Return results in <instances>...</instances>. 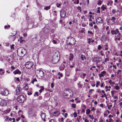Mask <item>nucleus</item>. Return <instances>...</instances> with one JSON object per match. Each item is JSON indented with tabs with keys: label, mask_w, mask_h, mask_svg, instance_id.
Listing matches in <instances>:
<instances>
[{
	"label": "nucleus",
	"mask_w": 122,
	"mask_h": 122,
	"mask_svg": "<svg viewBox=\"0 0 122 122\" xmlns=\"http://www.w3.org/2000/svg\"><path fill=\"white\" fill-rule=\"evenodd\" d=\"M60 54L59 52H57L54 54L52 59L53 63L55 64L58 62L60 59Z\"/></svg>",
	"instance_id": "obj_1"
},
{
	"label": "nucleus",
	"mask_w": 122,
	"mask_h": 122,
	"mask_svg": "<svg viewBox=\"0 0 122 122\" xmlns=\"http://www.w3.org/2000/svg\"><path fill=\"white\" fill-rule=\"evenodd\" d=\"M33 65L34 64L33 62L28 61L26 63L25 66L28 69H29L32 68V70L33 71H34L35 70L36 68Z\"/></svg>",
	"instance_id": "obj_2"
},
{
	"label": "nucleus",
	"mask_w": 122,
	"mask_h": 122,
	"mask_svg": "<svg viewBox=\"0 0 122 122\" xmlns=\"http://www.w3.org/2000/svg\"><path fill=\"white\" fill-rule=\"evenodd\" d=\"M75 40L73 38L70 37L67 38L66 43L70 45H73L75 43Z\"/></svg>",
	"instance_id": "obj_3"
},
{
	"label": "nucleus",
	"mask_w": 122,
	"mask_h": 122,
	"mask_svg": "<svg viewBox=\"0 0 122 122\" xmlns=\"http://www.w3.org/2000/svg\"><path fill=\"white\" fill-rule=\"evenodd\" d=\"M73 92L70 89L66 90L63 94V95L67 97L68 98L71 97L73 96Z\"/></svg>",
	"instance_id": "obj_4"
},
{
	"label": "nucleus",
	"mask_w": 122,
	"mask_h": 122,
	"mask_svg": "<svg viewBox=\"0 0 122 122\" xmlns=\"http://www.w3.org/2000/svg\"><path fill=\"white\" fill-rule=\"evenodd\" d=\"M9 93V91L5 88H4L3 90H0V94L2 95L6 96Z\"/></svg>",
	"instance_id": "obj_5"
},
{
	"label": "nucleus",
	"mask_w": 122,
	"mask_h": 122,
	"mask_svg": "<svg viewBox=\"0 0 122 122\" xmlns=\"http://www.w3.org/2000/svg\"><path fill=\"white\" fill-rule=\"evenodd\" d=\"M27 22L29 24H32V26H33V24L34 23V21L33 20H32L31 19L29 18L28 15H26Z\"/></svg>",
	"instance_id": "obj_6"
},
{
	"label": "nucleus",
	"mask_w": 122,
	"mask_h": 122,
	"mask_svg": "<svg viewBox=\"0 0 122 122\" xmlns=\"http://www.w3.org/2000/svg\"><path fill=\"white\" fill-rule=\"evenodd\" d=\"M17 100L20 103L23 102L25 100L24 96L21 95L19 96L18 97Z\"/></svg>",
	"instance_id": "obj_7"
},
{
	"label": "nucleus",
	"mask_w": 122,
	"mask_h": 122,
	"mask_svg": "<svg viewBox=\"0 0 122 122\" xmlns=\"http://www.w3.org/2000/svg\"><path fill=\"white\" fill-rule=\"evenodd\" d=\"M8 102V100H2L0 102V105L1 106H4L6 105Z\"/></svg>",
	"instance_id": "obj_8"
},
{
	"label": "nucleus",
	"mask_w": 122,
	"mask_h": 122,
	"mask_svg": "<svg viewBox=\"0 0 122 122\" xmlns=\"http://www.w3.org/2000/svg\"><path fill=\"white\" fill-rule=\"evenodd\" d=\"M60 111L59 110H57L54 112H52V114L55 117H57L60 114Z\"/></svg>",
	"instance_id": "obj_9"
},
{
	"label": "nucleus",
	"mask_w": 122,
	"mask_h": 122,
	"mask_svg": "<svg viewBox=\"0 0 122 122\" xmlns=\"http://www.w3.org/2000/svg\"><path fill=\"white\" fill-rule=\"evenodd\" d=\"M36 73L37 74H39L40 76L42 77L44 75V72L41 70L40 69L36 71Z\"/></svg>",
	"instance_id": "obj_10"
},
{
	"label": "nucleus",
	"mask_w": 122,
	"mask_h": 122,
	"mask_svg": "<svg viewBox=\"0 0 122 122\" xmlns=\"http://www.w3.org/2000/svg\"><path fill=\"white\" fill-rule=\"evenodd\" d=\"M22 89L19 86H18L16 88V94L17 95H19L21 92Z\"/></svg>",
	"instance_id": "obj_11"
},
{
	"label": "nucleus",
	"mask_w": 122,
	"mask_h": 122,
	"mask_svg": "<svg viewBox=\"0 0 122 122\" xmlns=\"http://www.w3.org/2000/svg\"><path fill=\"white\" fill-rule=\"evenodd\" d=\"M66 14V13L65 11L63 10H62L60 11V15L61 17H64L65 16Z\"/></svg>",
	"instance_id": "obj_12"
},
{
	"label": "nucleus",
	"mask_w": 122,
	"mask_h": 122,
	"mask_svg": "<svg viewBox=\"0 0 122 122\" xmlns=\"http://www.w3.org/2000/svg\"><path fill=\"white\" fill-rule=\"evenodd\" d=\"M26 51L24 48H22L21 51V57H23L26 54Z\"/></svg>",
	"instance_id": "obj_13"
},
{
	"label": "nucleus",
	"mask_w": 122,
	"mask_h": 122,
	"mask_svg": "<svg viewBox=\"0 0 122 122\" xmlns=\"http://www.w3.org/2000/svg\"><path fill=\"white\" fill-rule=\"evenodd\" d=\"M111 33L112 35H117L118 32V30L117 29H116L115 30H112L111 31Z\"/></svg>",
	"instance_id": "obj_14"
},
{
	"label": "nucleus",
	"mask_w": 122,
	"mask_h": 122,
	"mask_svg": "<svg viewBox=\"0 0 122 122\" xmlns=\"http://www.w3.org/2000/svg\"><path fill=\"white\" fill-rule=\"evenodd\" d=\"M13 73L15 75L17 74L20 75L21 74V72L19 70L17 69L14 71L13 72Z\"/></svg>",
	"instance_id": "obj_15"
},
{
	"label": "nucleus",
	"mask_w": 122,
	"mask_h": 122,
	"mask_svg": "<svg viewBox=\"0 0 122 122\" xmlns=\"http://www.w3.org/2000/svg\"><path fill=\"white\" fill-rule=\"evenodd\" d=\"M106 72L105 71H103L101 72V74H100L99 75V76L100 78H101L102 77H103L104 76V75L106 74Z\"/></svg>",
	"instance_id": "obj_16"
},
{
	"label": "nucleus",
	"mask_w": 122,
	"mask_h": 122,
	"mask_svg": "<svg viewBox=\"0 0 122 122\" xmlns=\"http://www.w3.org/2000/svg\"><path fill=\"white\" fill-rule=\"evenodd\" d=\"M103 19L101 17H98L96 20V22L98 23H102Z\"/></svg>",
	"instance_id": "obj_17"
},
{
	"label": "nucleus",
	"mask_w": 122,
	"mask_h": 122,
	"mask_svg": "<svg viewBox=\"0 0 122 122\" xmlns=\"http://www.w3.org/2000/svg\"><path fill=\"white\" fill-rule=\"evenodd\" d=\"M41 117L42 119L43 120V121L45 122L46 121V120L44 119L45 117V114L44 113H42L41 115Z\"/></svg>",
	"instance_id": "obj_18"
},
{
	"label": "nucleus",
	"mask_w": 122,
	"mask_h": 122,
	"mask_svg": "<svg viewBox=\"0 0 122 122\" xmlns=\"http://www.w3.org/2000/svg\"><path fill=\"white\" fill-rule=\"evenodd\" d=\"M73 55L72 54L70 53L69 55V60L70 61H72L73 60Z\"/></svg>",
	"instance_id": "obj_19"
},
{
	"label": "nucleus",
	"mask_w": 122,
	"mask_h": 122,
	"mask_svg": "<svg viewBox=\"0 0 122 122\" xmlns=\"http://www.w3.org/2000/svg\"><path fill=\"white\" fill-rule=\"evenodd\" d=\"M42 31L44 32H45L46 33L49 32L47 28H43L42 30Z\"/></svg>",
	"instance_id": "obj_20"
},
{
	"label": "nucleus",
	"mask_w": 122,
	"mask_h": 122,
	"mask_svg": "<svg viewBox=\"0 0 122 122\" xmlns=\"http://www.w3.org/2000/svg\"><path fill=\"white\" fill-rule=\"evenodd\" d=\"M116 18L115 17L113 16L112 17V18L111 19V20L112 21V23L111 24V25H112L114 24L115 23L114 20Z\"/></svg>",
	"instance_id": "obj_21"
},
{
	"label": "nucleus",
	"mask_w": 122,
	"mask_h": 122,
	"mask_svg": "<svg viewBox=\"0 0 122 122\" xmlns=\"http://www.w3.org/2000/svg\"><path fill=\"white\" fill-rule=\"evenodd\" d=\"M80 58L82 61H84V59H86V57L85 56H84L83 55H81Z\"/></svg>",
	"instance_id": "obj_22"
},
{
	"label": "nucleus",
	"mask_w": 122,
	"mask_h": 122,
	"mask_svg": "<svg viewBox=\"0 0 122 122\" xmlns=\"http://www.w3.org/2000/svg\"><path fill=\"white\" fill-rule=\"evenodd\" d=\"M3 70L2 69H0V73L1 75H4V71H3Z\"/></svg>",
	"instance_id": "obj_23"
},
{
	"label": "nucleus",
	"mask_w": 122,
	"mask_h": 122,
	"mask_svg": "<svg viewBox=\"0 0 122 122\" xmlns=\"http://www.w3.org/2000/svg\"><path fill=\"white\" fill-rule=\"evenodd\" d=\"M50 6H45L44 7V9L46 10H47L50 9Z\"/></svg>",
	"instance_id": "obj_24"
},
{
	"label": "nucleus",
	"mask_w": 122,
	"mask_h": 122,
	"mask_svg": "<svg viewBox=\"0 0 122 122\" xmlns=\"http://www.w3.org/2000/svg\"><path fill=\"white\" fill-rule=\"evenodd\" d=\"M88 39L89 40L88 42V43L89 44L91 43V42L92 43H93L94 42V41L93 40L91 41V40H92V39L89 38Z\"/></svg>",
	"instance_id": "obj_25"
},
{
	"label": "nucleus",
	"mask_w": 122,
	"mask_h": 122,
	"mask_svg": "<svg viewBox=\"0 0 122 122\" xmlns=\"http://www.w3.org/2000/svg\"><path fill=\"white\" fill-rule=\"evenodd\" d=\"M51 40H53L55 39V40H57V39H56L54 37H55V36L54 35H52L51 36Z\"/></svg>",
	"instance_id": "obj_26"
},
{
	"label": "nucleus",
	"mask_w": 122,
	"mask_h": 122,
	"mask_svg": "<svg viewBox=\"0 0 122 122\" xmlns=\"http://www.w3.org/2000/svg\"><path fill=\"white\" fill-rule=\"evenodd\" d=\"M100 57H97L96 58H94V60H96L97 61V62H98L99 61V60L98 61V60H99L100 59Z\"/></svg>",
	"instance_id": "obj_27"
},
{
	"label": "nucleus",
	"mask_w": 122,
	"mask_h": 122,
	"mask_svg": "<svg viewBox=\"0 0 122 122\" xmlns=\"http://www.w3.org/2000/svg\"><path fill=\"white\" fill-rule=\"evenodd\" d=\"M90 112V110L89 109H87L86 110V113L87 114H88Z\"/></svg>",
	"instance_id": "obj_28"
},
{
	"label": "nucleus",
	"mask_w": 122,
	"mask_h": 122,
	"mask_svg": "<svg viewBox=\"0 0 122 122\" xmlns=\"http://www.w3.org/2000/svg\"><path fill=\"white\" fill-rule=\"evenodd\" d=\"M111 95L112 97H113L115 93V92L114 91L112 90L111 91Z\"/></svg>",
	"instance_id": "obj_29"
},
{
	"label": "nucleus",
	"mask_w": 122,
	"mask_h": 122,
	"mask_svg": "<svg viewBox=\"0 0 122 122\" xmlns=\"http://www.w3.org/2000/svg\"><path fill=\"white\" fill-rule=\"evenodd\" d=\"M41 89L39 90V92L40 93L42 92L43 90H44V88L43 86H41Z\"/></svg>",
	"instance_id": "obj_30"
},
{
	"label": "nucleus",
	"mask_w": 122,
	"mask_h": 122,
	"mask_svg": "<svg viewBox=\"0 0 122 122\" xmlns=\"http://www.w3.org/2000/svg\"><path fill=\"white\" fill-rule=\"evenodd\" d=\"M116 12V10H115L113 9L112 10V13L115 14Z\"/></svg>",
	"instance_id": "obj_31"
},
{
	"label": "nucleus",
	"mask_w": 122,
	"mask_h": 122,
	"mask_svg": "<svg viewBox=\"0 0 122 122\" xmlns=\"http://www.w3.org/2000/svg\"><path fill=\"white\" fill-rule=\"evenodd\" d=\"M64 67L62 66H61L59 67V69L61 71H62L64 70Z\"/></svg>",
	"instance_id": "obj_32"
},
{
	"label": "nucleus",
	"mask_w": 122,
	"mask_h": 122,
	"mask_svg": "<svg viewBox=\"0 0 122 122\" xmlns=\"http://www.w3.org/2000/svg\"><path fill=\"white\" fill-rule=\"evenodd\" d=\"M101 8L103 10H104L106 9V8L104 6V5H103L101 7Z\"/></svg>",
	"instance_id": "obj_33"
},
{
	"label": "nucleus",
	"mask_w": 122,
	"mask_h": 122,
	"mask_svg": "<svg viewBox=\"0 0 122 122\" xmlns=\"http://www.w3.org/2000/svg\"><path fill=\"white\" fill-rule=\"evenodd\" d=\"M55 39H54L52 40H51V41H52V42L54 44H57V42L55 41Z\"/></svg>",
	"instance_id": "obj_34"
},
{
	"label": "nucleus",
	"mask_w": 122,
	"mask_h": 122,
	"mask_svg": "<svg viewBox=\"0 0 122 122\" xmlns=\"http://www.w3.org/2000/svg\"><path fill=\"white\" fill-rule=\"evenodd\" d=\"M100 83V82L98 81H97L96 82V86L97 87H98V85H99Z\"/></svg>",
	"instance_id": "obj_35"
},
{
	"label": "nucleus",
	"mask_w": 122,
	"mask_h": 122,
	"mask_svg": "<svg viewBox=\"0 0 122 122\" xmlns=\"http://www.w3.org/2000/svg\"><path fill=\"white\" fill-rule=\"evenodd\" d=\"M28 86L27 85H25V86L24 87V89L25 90L28 89Z\"/></svg>",
	"instance_id": "obj_36"
},
{
	"label": "nucleus",
	"mask_w": 122,
	"mask_h": 122,
	"mask_svg": "<svg viewBox=\"0 0 122 122\" xmlns=\"http://www.w3.org/2000/svg\"><path fill=\"white\" fill-rule=\"evenodd\" d=\"M62 114L63 115H64V116L65 118L67 116V114L66 113H65V114L64 113H62Z\"/></svg>",
	"instance_id": "obj_37"
},
{
	"label": "nucleus",
	"mask_w": 122,
	"mask_h": 122,
	"mask_svg": "<svg viewBox=\"0 0 122 122\" xmlns=\"http://www.w3.org/2000/svg\"><path fill=\"white\" fill-rule=\"evenodd\" d=\"M109 61V58H105L104 60V62H107V61Z\"/></svg>",
	"instance_id": "obj_38"
},
{
	"label": "nucleus",
	"mask_w": 122,
	"mask_h": 122,
	"mask_svg": "<svg viewBox=\"0 0 122 122\" xmlns=\"http://www.w3.org/2000/svg\"><path fill=\"white\" fill-rule=\"evenodd\" d=\"M89 117H90L91 119H93L94 118V117L92 116L91 115H89Z\"/></svg>",
	"instance_id": "obj_39"
},
{
	"label": "nucleus",
	"mask_w": 122,
	"mask_h": 122,
	"mask_svg": "<svg viewBox=\"0 0 122 122\" xmlns=\"http://www.w3.org/2000/svg\"><path fill=\"white\" fill-rule=\"evenodd\" d=\"M102 93L103 94V95L104 96H106V95H107L105 93V92L103 90H102Z\"/></svg>",
	"instance_id": "obj_40"
},
{
	"label": "nucleus",
	"mask_w": 122,
	"mask_h": 122,
	"mask_svg": "<svg viewBox=\"0 0 122 122\" xmlns=\"http://www.w3.org/2000/svg\"><path fill=\"white\" fill-rule=\"evenodd\" d=\"M77 9L78 10H80V12H81V7L80 6L78 7Z\"/></svg>",
	"instance_id": "obj_41"
},
{
	"label": "nucleus",
	"mask_w": 122,
	"mask_h": 122,
	"mask_svg": "<svg viewBox=\"0 0 122 122\" xmlns=\"http://www.w3.org/2000/svg\"><path fill=\"white\" fill-rule=\"evenodd\" d=\"M57 7H59L61 5V4H58V3H57L56 4Z\"/></svg>",
	"instance_id": "obj_42"
},
{
	"label": "nucleus",
	"mask_w": 122,
	"mask_h": 122,
	"mask_svg": "<svg viewBox=\"0 0 122 122\" xmlns=\"http://www.w3.org/2000/svg\"><path fill=\"white\" fill-rule=\"evenodd\" d=\"M112 106V104H111L110 105L108 106V108L109 109H110L111 107Z\"/></svg>",
	"instance_id": "obj_43"
},
{
	"label": "nucleus",
	"mask_w": 122,
	"mask_h": 122,
	"mask_svg": "<svg viewBox=\"0 0 122 122\" xmlns=\"http://www.w3.org/2000/svg\"><path fill=\"white\" fill-rule=\"evenodd\" d=\"M58 75H60V76L61 77H62L63 76V75L62 73H60V72H58Z\"/></svg>",
	"instance_id": "obj_44"
},
{
	"label": "nucleus",
	"mask_w": 122,
	"mask_h": 122,
	"mask_svg": "<svg viewBox=\"0 0 122 122\" xmlns=\"http://www.w3.org/2000/svg\"><path fill=\"white\" fill-rule=\"evenodd\" d=\"M76 105L75 104H72V107L73 108H75V107Z\"/></svg>",
	"instance_id": "obj_45"
},
{
	"label": "nucleus",
	"mask_w": 122,
	"mask_h": 122,
	"mask_svg": "<svg viewBox=\"0 0 122 122\" xmlns=\"http://www.w3.org/2000/svg\"><path fill=\"white\" fill-rule=\"evenodd\" d=\"M102 48V47L100 46V45H99L98 46L97 49L99 50H100Z\"/></svg>",
	"instance_id": "obj_46"
},
{
	"label": "nucleus",
	"mask_w": 122,
	"mask_h": 122,
	"mask_svg": "<svg viewBox=\"0 0 122 122\" xmlns=\"http://www.w3.org/2000/svg\"><path fill=\"white\" fill-rule=\"evenodd\" d=\"M51 87L52 88H53L54 86V83L53 82L52 83L51 85Z\"/></svg>",
	"instance_id": "obj_47"
},
{
	"label": "nucleus",
	"mask_w": 122,
	"mask_h": 122,
	"mask_svg": "<svg viewBox=\"0 0 122 122\" xmlns=\"http://www.w3.org/2000/svg\"><path fill=\"white\" fill-rule=\"evenodd\" d=\"M56 121L55 120L52 119L49 121V122H55Z\"/></svg>",
	"instance_id": "obj_48"
},
{
	"label": "nucleus",
	"mask_w": 122,
	"mask_h": 122,
	"mask_svg": "<svg viewBox=\"0 0 122 122\" xmlns=\"http://www.w3.org/2000/svg\"><path fill=\"white\" fill-rule=\"evenodd\" d=\"M115 88L116 90H118L119 89V86H116L115 87Z\"/></svg>",
	"instance_id": "obj_49"
},
{
	"label": "nucleus",
	"mask_w": 122,
	"mask_h": 122,
	"mask_svg": "<svg viewBox=\"0 0 122 122\" xmlns=\"http://www.w3.org/2000/svg\"><path fill=\"white\" fill-rule=\"evenodd\" d=\"M6 119H5V121H7L8 120L9 118V117L7 116H6L5 117Z\"/></svg>",
	"instance_id": "obj_50"
},
{
	"label": "nucleus",
	"mask_w": 122,
	"mask_h": 122,
	"mask_svg": "<svg viewBox=\"0 0 122 122\" xmlns=\"http://www.w3.org/2000/svg\"><path fill=\"white\" fill-rule=\"evenodd\" d=\"M14 45H12L11 46V49H14Z\"/></svg>",
	"instance_id": "obj_51"
},
{
	"label": "nucleus",
	"mask_w": 122,
	"mask_h": 122,
	"mask_svg": "<svg viewBox=\"0 0 122 122\" xmlns=\"http://www.w3.org/2000/svg\"><path fill=\"white\" fill-rule=\"evenodd\" d=\"M27 35L26 33H24L23 34V36L24 37H26L27 36Z\"/></svg>",
	"instance_id": "obj_52"
},
{
	"label": "nucleus",
	"mask_w": 122,
	"mask_h": 122,
	"mask_svg": "<svg viewBox=\"0 0 122 122\" xmlns=\"http://www.w3.org/2000/svg\"><path fill=\"white\" fill-rule=\"evenodd\" d=\"M102 3V2L100 0H99L98 1V2L97 3V4L98 5H101Z\"/></svg>",
	"instance_id": "obj_53"
},
{
	"label": "nucleus",
	"mask_w": 122,
	"mask_h": 122,
	"mask_svg": "<svg viewBox=\"0 0 122 122\" xmlns=\"http://www.w3.org/2000/svg\"><path fill=\"white\" fill-rule=\"evenodd\" d=\"M102 91L100 90V89H99L97 90V92H98L101 93Z\"/></svg>",
	"instance_id": "obj_54"
},
{
	"label": "nucleus",
	"mask_w": 122,
	"mask_h": 122,
	"mask_svg": "<svg viewBox=\"0 0 122 122\" xmlns=\"http://www.w3.org/2000/svg\"><path fill=\"white\" fill-rule=\"evenodd\" d=\"M27 94L28 95H30L32 94V93L31 92H28Z\"/></svg>",
	"instance_id": "obj_55"
},
{
	"label": "nucleus",
	"mask_w": 122,
	"mask_h": 122,
	"mask_svg": "<svg viewBox=\"0 0 122 122\" xmlns=\"http://www.w3.org/2000/svg\"><path fill=\"white\" fill-rule=\"evenodd\" d=\"M74 117H76L77 116V114L76 113H74Z\"/></svg>",
	"instance_id": "obj_56"
},
{
	"label": "nucleus",
	"mask_w": 122,
	"mask_h": 122,
	"mask_svg": "<svg viewBox=\"0 0 122 122\" xmlns=\"http://www.w3.org/2000/svg\"><path fill=\"white\" fill-rule=\"evenodd\" d=\"M11 69H12V71H13V70L15 68V67L13 66H11Z\"/></svg>",
	"instance_id": "obj_57"
},
{
	"label": "nucleus",
	"mask_w": 122,
	"mask_h": 122,
	"mask_svg": "<svg viewBox=\"0 0 122 122\" xmlns=\"http://www.w3.org/2000/svg\"><path fill=\"white\" fill-rule=\"evenodd\" d=\"M100 53L102 56H103L104 55V54L102 53V51H100Z\"/></svg>",
	"instance_id": "obj_58"
},
{
	"label": "nucleus",
	"mask_w": 122,
	"mask_h": 122,
	"mask_svg": "<svg viewBox=\"0 0 122 122\" xmlns=\"http://www.w3.org/2000/svg\"><path fill=\"white\" fill-rule=\"evenodd\" d=\"M16 78V80L17 81H20V79L18 77H17Z\"/></svg>",
	"instance_id": "obj_59"
},
{
	"label": "nucleus",
	"mask_w": 122,
	"mask_h": 122,
	"mask_svg": "<svg viewBox=\"0 0 122 122\" xmlns=\"http://www.w3.org/2000/svg\"><path fill=\"white\" fill-rule=\"evenodd\" d=\"M47 36H44V38H42V39L43 40L46 39L47 38Z\"/></svg>",
	"instance_id": "obj_60"
},
{
	"label": "nucleus",
	"mask_w": 122,
	"mask_h": 122,
	"mask_svg": "<svg viewBox=\"0 0 122 122\" xmlns=\"http://www.w3.org/2000/svg\"><path fill=\"white\" fill-rule=\"evenodd\" d=\"M89 25L91 27H92L93 26L92 23H89Z\"/></svg>",
	"instance_id": "obj_61"
},
{
	"label": "nucleus",
	"mask_w": 122,
	"mask_h": 122,
	"mask_svg": "<svg viewBox=\"0 0 122 122\" xmlns=\"http://www.w3.org/2000/svg\"><path fill=\"white\" fill-rule=\"evenodd\" d=\"M20 119V117H19L17 119H16V121H17L18 122L19 121V120Z\"/></svg>",
	"instance_id": "obj_62"
},
{
	"label": "nucleus",
	"mask_w": 122,
	"mask_h": 122,
	"mask_svg": "<svg viewBox=\"0 0 122 122\" xmlns=\"http://www.w3.org/2000/svg\"><path fill=\"white\" fill-rule=\"evenodd\" d=\"M95 110V109L94 107H92V109H91V111H94Z\"/></svg>",
	"instance_id": "obj_63"
},
{
	"label": "nucleus",
	"mask_w": 122,
	"mask_h": 122,
	"mask_svg": "<svg viewBox=\"0 0 122 122\" xmlns=\"http://www.w3.org/2000/svg\"><path fill=\"white\" fill-rule=\"evenodd\" d=\"M96 12L99 13H100V11L99 10H97L96 11Z\"/></svg>",
	"instance_id": "obj_64"
}]
</instances>
